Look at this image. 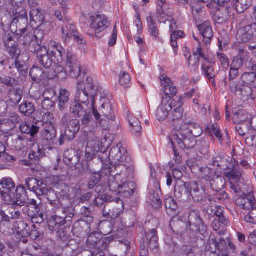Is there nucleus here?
Returning <instances> with one entry per match:
<instances>
[{
    "label": "nucleus",
    "mask_w": 256,
    "mask_h": 256,
    "mask_svg": "<svg viewBox=\"0 0 256 256\" xmlns=\"http://www.w3.org/2000/svg\"><path fill=\"white\" fill-rule=\"evenodd\" d=\"M0 194L6 204L20 207L24 206L28 198L25 187L20 185L15 188L14 182L10 178H3L0 182Z\"/></svg>",
    "instance_id": "obj_1"
},
{
    "label": "nucleus",
    "mask_w": 256,
    "mask_h": 256,
    "mask_svg": "<svg viewBox=\"0 0 256 256\" xmlns=\"http://www.w3.org/2000/svg\"><path fill=\"white\" fill-rule=\"evenodd\" d=\"M108 156L110 166L108 167V172L112 176L120 175L132 165L131 158L122 142H118L111 148Z\"/></svg>",
    "instance_id": "obj_2"
},
{
    "label": "nucleus",
    "mask_w": 256,
    "mask_h": 256,
    "mask_svg": "<svg viewBox=\"0 0 256 256\" xmlns=\"http://www.w3.org/2000/svg\"><path fill=\"white\" fill-rule=\"evenodd\" d=\"M62 209L63 216H52L48 220V228L51 231H56L59 228L70 226L74 216V208L72 204L64 206Z\"/></svg>",
    "instance_id": "obj_3"
},
{
    "label": "nucleus",
    "mask_w": 256,
    "mask_h": 256,
    "mask_svg": "<svg viewBox=\"0 0 256 256\" xmlns=\"http://www.w3.org/2000/svg\"><path fill=\"white\" fill-rule=\"evenodd\" d=\"M92 112L94 116L96 123L98 124L103 129L108 128L110 122H114L116 116L113 114L112 104L106 100L104 102L99 111L94 107V104L91 105Z\"/></svg>",
    "instance_id": "obj_4"
},
{
    "label": "nucleus",
    "mask_w": 256,
    "mask_h": 256,
    "mask_svg": "<svg viewBox=\"0 0 256 256\" xmlns=\"http://www.w3.org/2000/svg\"><path fill=\"white\" fill-rule=\"evenodd\" d=\"M192 136L186 131L185 128H182L180 126L168 138L172 147L176 142L180 148L189 150L194 148L197 144V140Z\"/></svg>",
    "instance_id": "obj_5"
},
{
    "label": "nucleus",
    "mask_w": 256,
    "mask_h": 256,
    "mask_svg": "<svg viewBox=\"0 0 256 256\" xmlns=\"http://www.w3.org/2000/svg\"><path fill=\"white\" fill-rule=\"evenodd\" d=\"M88 106L77 102L76 100L72 101L70 106V112L75 117L81 118L82 124L87 126L92 119V110H88Z\"/></svg>",
    "instance_id": "obj_6"
},
{
    "label": "nucleus",
    "mask_w": 256,
    "mask_h": 256,
    "mask_svg": "<svg viewBox=\"0 0 256 256\" xmlns=\"http://www.w3.org/2000/svg\"><path fill=\"white\" fill-rule=\"evenodd\" d=\"M80 128V122L78 119H72L64 130H61L58 140L60 146H62L66 142H72L76 137Z\"/></svg>",
    "instance_id": "obj_7"
},
{
    "label": "nucleus",
    "mask_w": 256,
    "mask_h": 256,
    "mask_svg": "<svg viewBox=\"0 0 256 256\" xmlns=\"http://www.w3.org/2000/svg\"><path fill=\"white\" fill-rule=\"evenodd\" d=\"M124 210V204L122 200L116 198L110 200L105 204L102 210L104 217L116 219L123 212Z\"/></svg>",
    "instance_id": "obj_8"
},
{
    "label": "nucleus",
    "mask_w": 256,
    "mask_h": 256,
    "mask_svg": "<svg viewBox=\"0 0 256 256\" xmlns=\"http://www.w3.org/2000/svg\"><path fill=\"white\" fill-rule=\"evenodd\" d=\"M62 38L65 43L70 42V39L73 38L78 44L82 48L86 45V42L84 38L77 30L76 26L68 23L62 27Z\"/></svg>",
    "instance_id": "obj_9"
},
{
    "label": "nucleus",
    "mask_w": 256,
    "mask_h": 256,
    "mask_svg": "<svg viewBox=\"0 0 256 256\" xmlns=\"http://www.w3.org/2000/svg\"><path fill=\"white\" fill-rule=\"evenodd\" d=\"M108 146L109 144L104 149L102 148L100 151H99L97 150L96 146H92L90 143H88L86 148L84 160L88 162H93V163H97V164L100 166L108 156L106 154H105V156L104 155Z\"/></svg>",
    "instance_id": "obj_10"
},
{
    "label": "nucleus",
    "mask_w": 256,
    "mask_h": 256,
    "mask_svg": "<svg viewBox=\"0 0 256 256\" xmlns=\"http://www.w3.org/2000/svg\"><path fill=\"white\" fill-rule=\"evenodd\" d=\"M188 224L191 230L204 234L207 230V226L200 217L198 210H191L188 215Z\"/></svg>",
    "instance_id": "obj_11"
},
{
    "label": "nucleus",
    "mask_w": 256,
    "mask_h": 256,
    "mask_svg": "<svg viewBox=\"0 0 256 256\" xmlns=\"http://www.w3.org/2000/svg\"><path fill=\"white\" fill-rule=\"evenodd\" d=\"M208 242L210 244L214 246L218 250L220 256H228L230 253L234 252L236 246L228 238L226 240L223 238H220L218 240L211 238L208 240Z\"/></svg>",
    "instance_id": "obj_12"
},
{
    "label": "nucleus",
    "mask_w": 256,
    "mask_h": 256,
    "mask_svg": "<svg viewBox=\"0 0 256 256\" xmlns=\"http://www.w3.org/2000/svg\"><path fill=\"white\" fill-rule=\"evenodd\" d=\"M30 56L27 53L23 52L22 56H20L14 60L11 65L10 66V69L12 70L10 72H14L17 71L19 76H24L28 74L29 68L28 60Z\"/></svg>",
    "instance_id": "obj_13"
},
{
    "label": "nucleus",
    "mask_w": 256,
    "mask_h": 256,
    "mask_svg": "<svg viewBox=\"0 0 256 256\" xmlns=\"http://www.w3.org/2000/svg\"><path fill=\"white\" fill-rule=\"evenodd\" d=\"M40 197L44 196L48 200V204L52 207L54 212H56L62 206V204L58 198V192L52 188H48L47 184L44 187L43 192L40 193Z\"/></svg>",
    "instance_id": "obj_14"
},
{
    "label": "nucleus",
    "mask_w": 256,
    "mask_h": 256,
    "mask_svg": "<svg viewBox=\"0 0 256 256\" xmlns=\"http://www.w3.org/2000/svg\"><path fill=\"white\" fill-rule=\"evenodd\" d=\"M65 64L66 70L70 76L77 78L80 76L81 74L80 64L76 56L72 52H67Z\"/></svg>",
    "instance_id": "obj_15"
},
{
    "label": "nucleus",
    "mask_w": 256,
    "mask_h": 256,
    "mask_svg": "<svg viewBox=\"0 0 256 256\" xmlns=\"http://www.w3.org/2000/svg\"><path fill=\"white\" fill-rule=\"evenodd\" d=\"M229 89L230 92L236 96H242L252 98V90L248 85L243 82L241 80L231 84H228Z\"/></svg>",
    "instance_id": "obj_16"
},
{
    "label": "nucleus",
    "mask_w": 256,
    "mask_h": 256,
    "mask_svg": "<svg viewBox=\"0 0 256 256\" xmlns=\"http://www.w3.org/2000/svg\"><path fill=\"white\" fill-rule=\"evenodd\" d=\"M246 70L251 71L244 72L240 79L244 83L256 88V62L250 60L246 64Z\"/></svg>",
    "instance_id": "obj_17"
},
{
    "label": "nucleus",
    "mask_w": 256,
    "mask_h": 256,
    "mask_svg": "<svg viewBox=\"0 0 256 256\" xmlns=\"http://www.w3.org/2000/svg\"><path fill=\"white\" fill-rule=\"evenodd\" d=\"M236 36L239 42L242 43L247 42L252 38H256V24L253 23L240 28L237 31Z\"/></svg>",
    "instance_id": "obj_18"
},
{
    "label": "nucleus",
    "mask_w": 256,
    "mask_h": 256,
    "mask_svg": "<svg viewBox=\"0 0 256 256\" xmlns=\"http://www.w3.org/2000/svg\"><path fill=\"white\" fill-rule=\"evenodd\" d=\"M235 202L237 206L247 210H251L256 205L254 194L252 192L243 194L242 196H238L236 198Z\"/></svg>",
    "instance_id": "obj_19"
},
{
    "label": "nucleus",
    "mask_w": 256,
    "mask_h": 256,
    "mask_svg": "<svg viewBox=\"0 0 256 256\" xmlns=\"http://www.w3.org/2000/svg\"><path fill=\"white\" fill-rule=\"evenodd\" d=\"M25 182L28 190L34 192L38 198L40 200V193L44 190V187L46 184L42 180H38L34 178H27L26 179Z\"/></svg>",
    "instance_id": "obj_20"
},
{
    "label": "nucleus",
    "mask_w": 256,
    "mask_h": 256,
    "mask_svg": "<svg viewBox=\"0 0 256 256\" xmlns=\"http://www.w3.org/2000/svg\"><path fill=\"white\" fill-rule=\"evenodd\" d=\"M48 52L54 59L55 62L62 63L64 49L58 44L53 41L50 42L47 48Z\"/></svg>",
    "instance_id": "obj_21"
},
{
    "label": "nucleus",
    "mask_w": 256,
    "mask_h": 256,
    "mask_svg": "<svg viewBox=\"0 0 256 256\" xmlns=\"http://www.w3.org/2000/svg\"><path fill=\"white\" fill-rule=\"evenodd\" d=\"M72 231L76 237H84L90 232V224L84 218L80 219L74 224Z\"/></svg>",
    "instance_id": "obj_22"
},
{
    "label": "nucleus",
    "mask_w": 256,
    "mask_h": 256,
    "mask_svg": "<svg viewBox=\"0 0 256 256\" xmlns=\"http://www.w3.org/2000/svg\"><path fill=\"white\" fill-rule=\"evenodd\" d=\"M190 184L180 182L175 186L174 196L180 200L186 201L190 198Z\"/></svg>",
    "instance_id": "obj_23"
},
{
    "label": "nucleus",
    "mask_w": 256,
    "mask_h": 256,
    "mask_svg": "<svg viewBox=\"0 0 256 256\" xmlns=\"http://www.w3.org/2000/svg\"><path fill=\"white\" fill-rule=\"evenodd\" d=\"M214 63L206 62L202 64V74L208 80L212 86L216 87V78L218 74L214 68Z\"/></svg>",
    "instance_id": "obj_24"
},
{
    "label": "nucleus",
    "mask_w": 256,
    "mask_h": 256,
    "mask_svg": "<svg viewBox=\"0 0 256 256\" xmlns=\"http://www.w3.org/2000/svg\"><path fill=\"white\" fill-rule=\"evenodd\" d=\"M56 138V130L54 125L44 126L42 131V138L46 144L53 145Z\"/></svg>",
    "instance_id": "obj_25"
},
{
    "label": "nucleus",
    "mask_w": 256,
    "mask_h": 256,
    "mask_svg": "<svg viewBox=\"0 0 256 256\" xmlns=\"http://www.w3.org/2000/svg\"><path fill=\"white\" fill-rule=\"evenodd\" d=\"M30 24L32 28H37L42 26L44 21V16L40 8H32L30 14Z\"/></svg>",
    "instance_id": "obj_26"
},
{
    "label": "nucleus",
    "mask_w": 256,
    "mask_h": 256,
    "mask_svg": "<svg viewBox=\"0 0 256 256\" xmlns=\"http://www.w3.org/2000/svg\"><path fill=\"white\" fill-rule=\"evenodd\" d=\"M76 100L85 106H88L89 104L90 94L86 90L85 83L84 82H79L76 86Z\"/></svg>",
    "instance_id": "obj_27"
},
{
    "label": "nucleus",
    "mask_w": 256,
    "mask_h": 256,
    "mask_svg": "<svg viewBox=\"0 0 256 256\" xmlns=\"http://www.w3.org/2000/svg\"><path fill=\"white\" fill-rule=\"evenodd\" d=\"M190 196L196 202L202 201L206 196L205 190L202 186H199L196 182H190Z\"/></svg>",
    "instance_id": "obj_28"
},
{
    "label": "nucleus",
    "mask_w": 256,
    "mask_h": 256,
    "mask_svg": "<svg viewBox=\"0 0 256 256\" xmlns=\"http://www.w3.org/2000/svg\"><path fill=\"white\" fill-rule=\"evenodd\" d=\"M232 112V120L236 124H250V120L248 118V115L242 110L241 106H238L234 108Z\"/></svg>",
    "instance_id": "obj_29"
},
{
    "label": "nucleus",
    "mask_w": 256,
    "mask_h": 256,
    "mask_svg": "<svg viewBox=\"0 0 256 256\" xmlns=\"http://www.w3.org/2000/svg\"><path fill=\"white\" fill-rule=\"evenodd\" d=\"M171 104L168 100L162 98L160 105L158 108L156 116L159 121L166 120L169 115V112L172 110Z\"/></svg>",
    "instance_id": "obj_30"
},
{
    "label": "nucleus",
    "mask_w": 256,
    "mask_h": 256,
    "mask_svg": "<svg viewBox=\"0 0 256 256\" xmlns=\"http://www.w3.org/2000/svg\"><path fill=\"white\" fill-rule=\"evenodd\" d=\"M198 29L204 38V40L206 44L211 42L213 37L214 32L210 22L205 21L200 24L198 26Z\"/></svg>",
    "instance_id": "obj_31"
},
{
    "label": "nucleus",
    "mask_w": 256,
    "mask_h": 256,
    "mask_svg": "<svg viewBox=\"0 0 256 256\" xmlns=\"http://www.w3.org/2000/svg\"><path fill=\"white\" fill-rule=\"evenodd\" d=\"M39 64L46 69L50 68L55 62L54 59L50 56L47 51V48H44L42 52L36 56Z\"/></svg>",
    "instance_id": "obj_32"
},
{
    "label": "nucleus",
    "mask_w": 256,
    "mask_h": 256,
    "mask_svg": "<svg viewBox=\"0 0 256 256\" xmlns=\"http://www.w3.org/2000/svg\"><path fill=\"white\" fill-rule=\"evenodd\" d=\"M180 126L182 128H185L186 131L188 134H192L196 139L200 136L203 132V130L199 124L190 121L185 122Z\"/></svg>",
    "instance_id": "obj_33"
},
{
    "label": "nucleus",
    "mask_w": 256,
    "mask_h": 256,
    "mask_svg": "<svg viewBox=\"0 0 256 256\" xmlns=\"http://www.w3.org/2000/svg\"><path fill=\"white\" fill-rule=\"evenodd\" d=\"M108 22L104 16L98 15L94 18L90 28L94 30L96 34L104 31L108 26Z\"/></svg>",
    "instance_id": "obj_34"
},
{
    "label": "nucleus",
    "mask_w": 256,
    "mask_h": 256,
    "mask_svg": "<svg viewBox=\"0 0 256 256\" xmlns=\"http://www.w3.org/2000/svg\"><path fill=\"white\" fill-rule=\"evenodd\" d=\"M64 160L68 166H75L79 161L78 152L72 148L67 149L64 152Z\"/></svg>",
    "instance_id": "obj_35"
},
{
    "label": "nucleus",
    "mask_w": 256,
    "mask_h": 256,
    "mask_svg": "<svg viewBox=\"0 0 256 256\" xmlns=\"http://www.w3.org/2000/svg\"><path fill=\"white\" fill-rule=\"evenodd\" d=\"M28 24V18L26 16L16 20H13L10 27V30H15V32L16 33L26 30Z\"/></svg>",
    "instance_id": "obj_36"
},
{
    "label": "nucleus",
    "mask_w": 256,
    "mask_h": 256,
    "mask_svg": "<svg viewBox=\"0 0 256 256\" xmlns=\"http://www.w3.org/2000/svg\"><path fill=\"white\" fill-rule=\"evenodd\" d=\"M8 96L10 102L13 106H14L20 102L23 96V91L18 88H10L8 91Z\"/></svg>",
    "instance_id": "obj_37"
},
{
    "label": "nucleus",
    "mask_w": 256,
    "mask_h": 256,
    "mask_svg": "<svg viewBox=\"0 0 256 256\" xmlns=\"http://www.w3.org/2000/svg\"><path fill=\"white\" fill-rule=\"evenodd\" d=\"M146 240L144 244L148 246L150 250H154L158 248V236L156 230L152 229L146 234Z\"/></svg>",
    "instance_id": "obj_38"
},
{
    "label": "nucleus",
    "mask_w": 256,
    "mask_h": 256,
    "mask_svg": "<svg viewBox=\"0 0 256 256\" xmlns=\"http://www.w3.org/2000/svg\"><path fill=\"white\" fill-rule=\"evenodd\" d=\"M62 63L54 62L53 64L52 71V78H58L61 80H64L66 78L68 70L66 68H64L61 64Z\"/></svg>",
    "instance_id": "obj_39"
},
{
    "label": "nucleus",
    "mask_w": 256,
    "mask_h": 256,
    "mask_svg": "<svg viewBox=\"0 0 256 256\" xmlns=\"http://www.w3.org/2000/svg\"><path fill=\"white\" fill-rule=\"evenodd\" d=\"M92 173V175L88 180L87 186L90 190L95 188L96 192H98L102 188V186L98 184L101 179L100 174L96 171Z\"/></svg>",
    "instance_id": "obj_40"
},
{
    "label": "nucleus",
    "mask_w": 256,
    "mask_h": 256,
    "mask_svg": "<svg viewBox=\"0 0 256 256\" xmlns=\"http://www.w3.org/2000/svg\"><path fill=\"white\" fill-rule=\"evenodd\" d=\"M86 90L88 92L90 95V98H92L91 105L94 104V97L97 94L98 90L96 82L94 81L91 78H88L85 84Z\"/></svg>",
    "instance_id": "obj_41"
},
{
    "label": "nucleus",
    "mask_w": 256,
    "mask_h": 256,
    "mask_svg": "<svg viewBox=\"0 0 256 256\" xmlns=\"http://www.w3.org/2000/svg\"><path fill=\"white\" fill-rule=\"evenodd\" d=\"M14 228L19 237L20 234L24 236L30 234V229L28 224L22 220H16L14 222Z\"/></svg>",
    "instance_id": "obj_42"
},
{
    "label": "nucleus",
    "mask_w": 256,
    "mask_h": 256,
    "mask_svg": "<svg viewBox=\"0 0 256 256\" xmlns=\"http://www.w3.org/2000/svg\"><path fill=\"white\" fill-rule=\"evenodd\" d=\"M170 226L173 232L177 235H182L186 230V224L179 220H172Z\"/></svg>",
    "instance_id": "obj_43"
},
{
    "label": "nucleus",
    "mask_w": 256,
    "mask_h": 256,
    "mask_svg": "<svg viewBox=\"0 0 256 256\" xmlns=\"http://www.w3.org/2000/svg\"><path fill=\"white\" fill-rule=\"evenodd\" d=\"M18 38V35L16 34L15 30H10L6 32L2 37V41L4 46H7L12 44H18L16 39Z\"/></svg>",
    "instance_id": "obj_44"
},
{
    "label": "nucleus",
    "mask_w": 256,
    "mask_h": 256,
    "mask_svg": "<svg viewBox=\"0 0 256 256\" xmlns=\"http://www.w3.org/2000/svg\"><path fill=\"white\" fill-rule=\"evenodd\" d=\"M86 242L92 246L99 248L101 244L104 242V241L99 233L93 232L88 236Z\"/></svg>",
    "instance_id": "obj_45"
},
{
    "label": "nucleus",
    "mask_w": 256,
    "mask_h": 256,
    "mask_svg": "<svg viewBox=\"0 0 256 256\" xmlns=\"http://www.w3.org/2000/svg\"><path fill=\"white\" fill-rule=\"evenodd\" d=\"M226 181L224 178L220 176H216L210 180V185L212 190L219 192L224 187Z\"/></svg>",
    "instance_id": "obj_46"
},
{
    "label": "nucleus",
    "mask_w": 256,
    "mask_h": 256,
    "mask_svg": "<svg viewBox=\"0 0 256 256\" xmlns=\"http://www.w3.org/2000/svg\"><path fill=\"white\" fill-rule=\"evenodd\" d=\"M128 120L131 128L132 132L136 137L140 136L142 134V127L140 121L132 117H128Z\"/></svg>",
    "instance_id": "obj_47"
},
{
    "label": "nucleus",
    "mask_w": 256,
    "mask_h": 256,
    "mask_svg": "<svg viewBox=\"0 0 256 256\" xmlns=\"http://www.w3.org/2000/svg\"><path fill=\"white\" fill-rule=\"evenodd\" d=\"M39 127L34 124L23 123L20 126V132L25 134H30L32 137H34L39 132Z\"/></svg>",
    "instance_id": "obj_48"
},
{
    "label": "nucleus",
    "mask_w": 256,
    "mask_h": 256,
    "mask_svg": "<svg viewBox=\"0 0 256 256\" xmlns=\"http://www.w3.org/2000/svg\"><path fill=\"white\" fill-rule=\"evenodd\" d=\"M232 8L229 7H222L220 11L224 12V14H222L220 12L216 14L215 16V20L218 24H222L226 22L229 18L231 16V10Z\"/></svg>",
    "instance_id": "obj_49"
},
{
    "label": "nucleus",
    "mask_w": 256,
    "mask_h": 256,
    "mask_svg": "<svg viewBox=\"0 0 256 256\" xmlns=\"http://www.w3.org/2000/svg\"><path fill=\"white\" fill-rule=\"evenodd\" d=\"M16 34L19 36L18 38L20 39V42L26 47L28 46L34 38L32 32H28V30L16 32Z\"/></svg>",
    "instance_id": "obj_50"
},
{
    "label": "nucleus",
    "mask_w": 256,
    "mask_h": 256,
    "mask_svg": "<svg viewBox=\"0 0 256 256\" xmlns=\"http://www.w3.org/2000/svg\"><path fill=\"white\" fill-rule=\"evenodd\" d=\"M20 112L25 116H30L34 112V104L28 101L22 103L19 106Z\"/></svg>",
    "instance_id": "obj_51"
},
{
    "label": "nucleus",
    "mask_w": 256,
    "mask_h": 256,
    "mask_svg": "<svg viewBox=\"0 0 256 256\" xmlns=\"http://www.w3.org/2000/svg\"><path fill=\"white\" fill-rule=\"evenodd\" d=\"M50 92H52V96H54V95L55 92L53 90H46L43 94L44 100H42V106L44 110H52L54 107V103L52 100V97L50 98V97L47 96V94L48 93H50Z\"/></svg>",
    "instance_id": "obj_52"
},
{
    "label": "nucleus",
    "mask_w": 256,
    "mask_h": 256,
    "mask_svg": "<svg viewBox=\"0 0 256 256\" xmlns=\"http://www.w3.org/2000/svg\"><path fill=\"white\" fill-rule=\"evenodd\" d=\"M70 94L65 89L60 90L58 97V108L60 111H63L66 106V104L69 100Z\"/></svg>",
    "instance_id": "obj_53"
},
{
    "label": "nucleus",
    "mask_w": 256,
    "mask_h": 256,
    "mask_svg": "<svg viewBox=\"0 0 256 256\" xmlns=\"http://www.w3.org/2000/svg\"><path fill=\"white\" fill-rule=\"evenodd\" d=\"M225 176L228 178L230 182H238L242 174L240 172L237 170L234 166L232 168H228L224 172Z\"/></svg>",
    "instance_id": "obj_54"
},
{
    "label": "nucleus",
    "mask_w": 256,
    "mask_h": 256,
    "mask_svg": "<svg viewBox=\"0 0 256 256\" xmlns=\"http://www.w3.org/2000/svg\"><path fill=\"white\" fill-rule=\"evenodd\" d=\"M150 35L156 39L158 37L159 30L156 26V22L150 15L146 18Z\"/></svg>",
    "instance_id": "obj_55"
},
{
    "label": "nucleus",
    "mask_w": 256,
    "mask_h": 256,
    "mask_svg": "<svg viewBox=\"0 0 256 256\" xmlns=\"http://www.w3.org/2000/svg\"><path fill=\"white\" fill-rule=\"evenodd\" d=\"M5 48L6 50L12 60H15L18 58V56H22V50L19 48L18 44H12Z\"/></svg>",
    "instance_id": "obj_56"
},
{
    "label": "nucleus",
    "mask_w": 256,
    "mask_h": 256,
    "mask_svg": "<svg viewBox=\"0 0 256 256\" xmlns=\"http://www.w3.org/2000/svg\"><path fill=\"white\" fill-rule=\"evenodd\" d=\"M92 163H93V162H88L86 160H83L80 164V168H79V174L82 176L86 174H90L96 171V168L95 167L92 166Z\"/></svg>",
    "instance_id": "obj_57"
},
{
    "label": "nucleus",
    "mask_w": 256,
    "mask_h": 256,
    "mask_svg": "<svg viewBox=\"0 0 256 256\" xmlns=\"http://www.w3.org/2000/svg\"><path fill=\"white\" fill-rule=\"evenodd\" d=\"M135 188L136 184L134 182H124L121 184L119 192L130 196L133 194Z\"/></svg>",
    "instance_id": "obj_58"
},
{
    "label": "nucleus",
    "mask_w": 256,
    "mask_h": 256,
    "mask_svg": "<svg viewBox=\"0 0 256 256\" xmlns=\"http://www.w3.org/2000/svg\"><path fill=\"white\" fill-rule=\"evenodd\" d=\"M10 14L12 20L28 16L26 10L22 6L12 8Z\"/></svg>",
    "instance_id": "obj_59"
},
{
    "label": "nucleus",
    "mask_w": 256,
    "mask_h": 256,
    "mask_svg": "<svg viewBox=\"0 0 256 256\" xmlns=\"http://www.w3.org/2000/svg\"><path fill=\"white\" fill-rule=\"evenodd\" d=\"M252 4L251 0H236L235 8L238 14L244 12Z\"/></svg>",
    "instance_id": "obj_60"
},
{
    "label": "nucleus",
    "mask_w": 256,
    "mask_h": 256,
    "mask_svg": "<svg viewBox=\"0 0 256 256\" xmlns=\"http://www.w3.org/2000/svg\"><path fill=\"white\" fill-rule=\"evenodd\" d=\"M191 8L192 16L196 21L197 22L201 21L204 14V12L203 10L204 8L198 6L197 4H194L191 6Z\"/></svg>",
    "instance_id": "obj_61"
},
{
    "label": "nucleus",
    "mask_w": 256,
    "mask_h": 256,
    "mask_svg": "<svg viewBox=\"0 0 256 256\" xmlns=\"http://www.w3.org/2000/svg\"><path fill=\"white\" fill-rule=\"evenodd\" d=\"M196 169L198 170L199 174L202 178L208 180L212 176V172L210 168L208 167L202 168L198 166H192V170H195Z\"/></svg>",
    "instance_id": "obj_62"
},
{
    "label": "nucleus",
    "mask_w": 256,
    "mask_h": 256,
    "mask_svg": "<svg viewBox=\"0 0 256 256\" xmlns=\"http://www.w3.org/2000/svg\"><path fill=\"white\" fill-rule=\"evenodd\" d=\"M42 43L37 42L34 38L32 42L28 45V50L30 52L34 53L36 55H38L40 52L43 50L44 48H46V46H42Z\"/></svg>",
    "instance_id": "obj_63"
},
{
    "label": "nucleus",
    "mask_w": 256,
    "mask_h": 256,
    "mask_svg": "<svg viewBox=\"0 0 256 256\" xmlns=\"http://www.w3.org/2000/svg\"><path fill=\"white\" fill-rule=\"evenodd\" d=\"M112 197L106 194H98V196L96 197L94 200V204L98 207L102 206L104 204L109 202Z\"/></svg>",
    "instance_id": "obj_64"
}]
</instances>
